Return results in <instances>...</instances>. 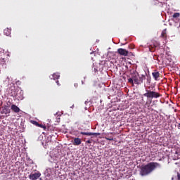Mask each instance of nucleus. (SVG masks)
I'll return each instance as SVG.
<instances>
[{"mask_svg": "<svg viewBox=\"0 0 180 180\" xmlns=\"http://www.w3.org/2000/svg\"><path fill=\"white\" fill-rule=\"evenodd\" d=\"M160 167H161L160 163L150 162L140 167L139 175H141V176H147V175H150V174L153 172L155 170V168H158Z\"/></svg>", "mask_w": 180, "mask_h": 180, "instance_id": "obj_1", "label": "nucleus"}, {"mask_svg": "<svg viewBox=\"0 0 180 180\" xmlns=\"http://www.w3.org/2000/svg\"><path fill=\"white\" fill-rule=\"evenodd\" d=\"M143 96H146L148 99H158V98L162 96V94L155 91L146 90V93L143 94Z\"/></svg>", "mask_w": 180, "mask_h": 180, "instance_id": "obj_2", "label": "nucleus"}, {"mask_svg": "<svg viewBox=\"0 0 180 180\" xmlns=\"http://www.w3.org/2000/svg\"><path fill=\"white\" fill-rule=\"evenodd\" d=\"M139 72H134L131 74V77L128 79V82L134 86V84L136 85H140V81H139Z\"/></svg>", "mask_w": 180, "mask_h": 180, "instance_id": "obj_3", "label": "nucleus"}, {"mask_svg": "<svg viewBox=\"0 0 180 180\" xmlns=\"http://www.w3.org/2000/svg\"><path fill=\"white\" fill-rule=\"evenodd\" d=\"M157 47H160V42H158L157 41H153L152 44L149 46V51H150L151 53H154Z\"/></svg>", "mask_w": 180, "mask_h": 180, "instance_id": "obj_4", "label": "nucleus"}, {"mask_svg": "<svg viewBox=\"0 0 180 180\" xmlns=\"http://www.w3.org/2000/svg\"><path fill=\"white\" fill-rule=\"evenodd\" d=\"M39 176H41V174H40V172H36V173L31 174L29 175V178L31 180L39 179Z\"/></svg>", "mask_w": 180, "mask_h": 180, "instance_id": "obj_5", "label": "nucleus"}, {"mask_svg": "<svg viewBox=\"0 0 180 180\" xmlns=\"http://www.w3.org/2000/svg\"><path fill=\"white\" fill-rule=\"evenodd\" d=\"M117 53L120 56H124V57H126L129 54V51H127V50L122 48L117 49Z\"/></svg>", "mask_w": 180, "mask_h": 180, "instance_id": "obj_6", "label": "nucleus"}, {"mask_svg": "<svg viewBox=\"0 0 180 180\" xmlns=\"http://www.w3.org/2000/svg\"><path fill=\"white\" fill-rule=\"evenodd\" d=\"M80 134H82L83 136H101V133H94V132H80Z\"/></svg>", "mask_w": 180, "mask_h": 180, "instance_id": "obj_7", "label": "nucleus"}, {"mask_svg": "<svg viewBox=\"0 0 180 180\" xmlns=\"http://www.w3.org/2000/svg\"><path fill=\"white\" fill-rule=\"evenodd\" d=\"M11 110H13V112H15V113H19V112H20V108H19V107H18L16 105H12Z\"/></svg>", "mask_w": 180, "mask_h": 180, "instance_id": "obj_8", "label": "nucleus"}, {"mask_svg": "<svg viewBox=\"0 0 180 180\" xmlns=\"http://www.w3.org/2000/svg\"><path fill=\"white\" fill-rule=\"evenodd\" d=\"M82 143L81 139L79 138H75L73 141V146H79Z\"/></svg>", "mask_w": 180, "mask_h": 180, "instance_id": "obj_9", "label": "nucleus"}, {"mask_svg": "<svg viewBox=\"0 0 180 180\" xmlns=\"http://www.w3.org/2000/svg\"><path fill=\"white\" fill-rule=\"evenodd\" d=\"M167 29H165L162 30L160 37H162V39H163V40H167Z\"/></svg>", "mask_w": 180, "mask_h": 180, "instance_id": "obj_10", "label": "nucleus"}, {"mask_svg": "<svg viewBox=\"0 0 180 180\" xmlns=\"http://www.w3.org/2000/svg\"><path fill=\"white\" fill-rule=\"evenodd\" d=\"M139 81L140 82V85H141V84L146 81V75H141V76L139 75Z\"/></svg>", "mask_w": 180, "mask_h": 180, "instance_id": "obj_11", "label": "nucleus"}, {"mask_svg": "<svg viewBox=\"0 0 180 180\" xmlns=\"http://www.w3.org/2000/svg\"><path fill=\"white\" fill-rule=\"evenodd\" d=\"M152 75H153L155 81H158V78H160V72H154L152 73Z\"/></svg>", "mask_w": 180, "mask_h": 180, "instance_id": "obj_12", "label": "nucleus"}, {"mask_svg": "<svg viewBox=\"0 0 180 180\" xmlns=\"http://www.w3.org/2000/svg\"><path fill=\"white\" fill-rule=\"evenodd\" d=\"M18 91H19V89H11V96H13V98H17Z\"/></svg>", "mask_w": 180, "mask_h": 180, "instance_id": "obj_13", "label": "nucleus"}, {"mask_svg": "<svg viewBox=\"0 0 180 180\" xmlns=\"http://www.w3.org/2000/svg\"><path fill=\"white\" fill-rule=\"evenodd\" d=\"M50 78L51 79H54V80L58 79V78H60V74L53 73Z\"/></svg>", "mask_w": 180, "mask_h": 180, "instance_id": "obj_14", "label": "nucleus"}, {"mask_svg": "<svg viewBox=\"0 0 180 180\" xmlns=\"http://www.w3.org/2000/svg\"><path fill=\"white\" fill-rule=\"evenodd\" d=\"M105 140H108V141H115L113 136H109V134L105 136Z\"/></svg>", "mask_w": 180, "mask_h": 180, "instance_id": "obj_15", "label": "nucleus"}, {"mask_svg": "<svg viewBox=\"0 0 180 180\" xmlns=\"http://www.w3.org/2000/svg\"><path fill=\"white\" fill-rule=\"evenodd\" d=\"M5 131V128L4 125H0V136H3Z\"/></svg>", "mask_w": 180, "mask_h": 180, "instance_id": "obj_16", "label": "nucleus"}, {"mask_svg": "<svg viewBox=\"0 0 180 180\" xmlns=\"http://www.w3.org/2000/svg\"><path fill=\"white\" fill-rule=\"evenodd\" d=\"M180 13H174L172 15L173 19H178L179 18Z\"/></svg>", "mask_w": 180, "mask_h": 180, "instance_id": "obj_17", "label": "nucleus"}, {"mask_svg": "<svg viewBox=\"0 0 180 180\" xmlns=\"http://www.w3.org/2000/svg\"><path fill=\"white\" fill-rule=\"evenodd\" d=\"M11 111L8 110L6 108L4 109L3 110L1 111V114L4 115V113H5V115H8V113H10Z\"/></svg>", "mask_w": 180, "mask_h": 180, "instance_id": "obj_18", "label": "nucleus"}, {"mask_svg": "<svg viewBox=\"0 0 180 180\" xmlns=\"http://www.w3.org/2000/svg\"><path fill=\"white\" fill-rule=\"evenodd\" d=\"M38 127H41V129H44V130H46L47 127L41 124H38Z\"/></svg>", "mask_w": 180, "mask_h": 180, "instance_id": "obj_19", "label": "nucleus"}, {"mask_svg": "<svg viewBox=\"0 0 180 180\" xmlns=\"http://www.w3.org/2000/svg\"><path fill=\"white\" fill-rule=\"evenodd\" d=\"M32 124H34L35 126H39V122H37V121H32Z\"/></svg>", "mask_w": 180, "mask_h": 180, "instance_id": "obj_20", "label": "nucleus"}, {"mask_svg": "<svg viewBox=\"0 0 180 180\" xmlns=\"http://www.w3.org/2000/svg\"><path fill=\"white\" fill-rule=\"evenodd\" d=\"M86 143H87L88 144H91V143H92L91 140H88L86 141Z\"/></svg>", "mask_w": 180, "mask_h": 180, "instance_id": "obj_21", "label": "nucleus"}, {"mask_svg": "<svg viewBox=\"0 0 180 180\" xmlns=\"http://www.w3.org/2000/svg\"><path fill=\"white\" fill-rule=\"evenodd\" d=\"M154 58H158V56H155Z\"/></svg>", "mask_w": 180, "mask_h": 180, "instance_id": "obj_22", "label": "nucleus"}, {"mask_svg": "<svg viewBox=\"0 0 180 180\" xmlns=\"http://www.w3.org/2000/svg\"><path fill=\"white\" fill-rule=\"evenodd\" d=\"M178 129H180V123L178 125Z\"/></svg>", "mask_w": 180, "mask_h": 180, "instance_id": "obj_23", "label": "nucleus"}, {"mask_svg": "<svg viewBox=\"0 0 180 180\" xmlns=\"http://www.w3.org/2000/svg\"><path fill=\"white\" fill-rule=\"evenodd\" d=\"M56 83L58 84V85H60V83L58 82V81H57Z\"/></svg>", "mask_w": 180, "mask_h": 180, "instance_id": "obj_24", "label": "nucleus"}, {"mask_svg": "<svg viewBox=\"0 0 180 180\" xmlns=\"http://www.w3.org/2000/svg\"><path fill=\"white\" fill-rule=\"evenodd\" d=\"M3 63H5V58H3Z\"/></svg>", "mask_w": 180, "mask_h": 180, "instance_id": "obj_25", "label": "nucleus"}, {"mask_svg": "<svg viewBox=\"0 0 180 180\" xmlns=\"http://www.w3.org/2000/svg\"><path fill=\"white\" fill-rule=\"evenodd\" d=\"M131 49H134V46H131Z\"/></svg>", "mask_w": 180, "mask_h": 180, "instance_id": "obj_26", "label": "nucleus"}, {"mask_svg": "<svg viewBox=\"0 0 180 180\" xmlns=\"http://www.w3.org/2000/svg\"><path fill=\"white\" fill-rule=\"evenodd\" d=\"M126 68H129V67H128V66H126Z\"/></svg>", "mask_w": 180, "mask_h": 180, "instance_id": "obj_27", "label": "nucleus"}, {"mask_svg": "<svg viewBox=\"0 0 180 180\" xmlns=\"http://www.w3.org/2000/svg\"><path fill=\"white\" fill-rule=\"evenodd\" d=\"M151 103V101H150V103H149V105Z\"/></svg>", "mask_w": 180, "mask_h": 180, "instance_id": "obj_28", "label": "nucleus"}, {"mask_svg": "<svg viewBox=\"0 0 180 180\" xmlns=\"http://www.w3.org/2000/svg\"><path fill=\"white\" fill-rule=\"evenodd\" d=\"M148 102H146V105H148Z\"/></svg>", "mask_w": 180, "mask_h": 180, "instance_id": "obj_29", "label": "nucleus"}, {"mask_svg": "<svg viewBox=\"0 0 180 180\" xmlns=\"http://www.w3.org/2000/svg\"><path fill=\"white\" fill-rule=\"evenodd\" d=\"M110 134H113V133L112 132V133H110Z\"/></svg>", "mask_w": 180, "mask_h": 180, "instance_id": "obj_30", "label": "nucleus"}]
</instances>
